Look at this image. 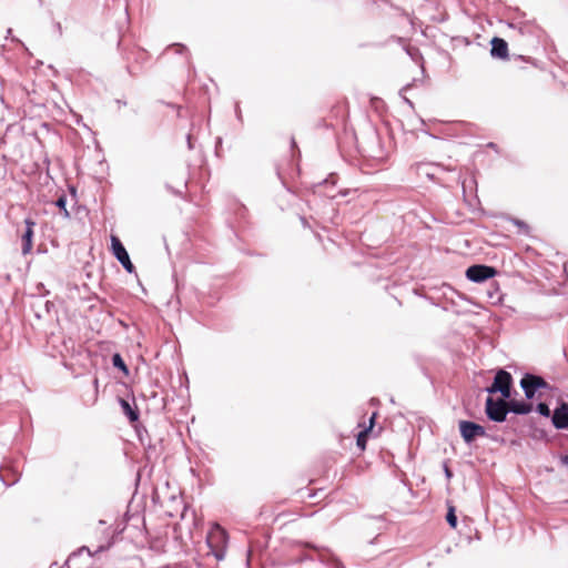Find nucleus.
<instances>
[{"mask_svg": "<svg viewBox=\"0 0 568 568\" xmlns=\"http://www.w3.org/2000/svg\"><path fill=\"white\" fill-rule=\"evenodd\" d=\"M490 44H491L490 54L494 58H498V59H507L508 58V44L504 39L495 37V38H493Z\"/></svg>", "mask_w": 568, "mask_h": 568, "instance_id": "nucleus-11", "label": "nucleus"}, {"mask_svg": "<svg viewBox=\"0 0 568 568\" xmlns=\"http://www.w3.org/2000/svg\"><path fill=\"white\" fill-rule=\"evenodd\" d=\"M508 398H499L495 400L493 397H487L485 412L487 417L496 423H503L506 420L508 414Z\"/></svg>", "mask_w": 568, "mask_h": 568, "instance_id": "nucleus-3", "label": "nucleus"}, {"mask_svg": "<svg viewBox=\"0 0 568 568\" xmlns=\"http://www.w3.org/2000/svg\"><path fill=\"white\" fill-rule=\"evenodd\" d=\"M0 480H2V483L6 486H11V485L16 484L19 480V476H16V478L11 483H7V480L4 479L3 475L0 473Z\"/></svg>", "mask_w": 568, "mask_h": 568, "instance_id": "nucleus-24", "label": "nucleus"}, {"mask_svg": "<svg viewBox=\"0 0 568 568\" xmlns=\"http://www.w3.org/2000/svg\"><path fill=\"white\" fill-rule=\"evenodd\" d=\"M301 220H302L303 224H304V225H306V220H305V217H302Z\"/></svg>", "mask_w": 568, "mask_h": 568, "instance_id": "nucleus-30", "label": "nucleus"}, {"mask_svg": "<svg viewBox=\"0 0 568 568\" xmlns=\"http://www.w3.org/2000/svg\"><path fill=\"white\" fill-rule=\"evenodd\" d=\"M497 271L493 266L476 264L466 270V277L474 283H483L496 275Z\"/></svg>", "mask_w": 568, "mask_h": 568, "instance_id": "nucleus-6", "label": "nucleus"}, {"mask_svg": "<svg viewBox=\"0 0 568 568\" xmlns=\"http://www.w3.org/2000/svg\"><path fill=\"white\" fill-rule=\"evenodd\" d=\"M551 422L556 429L568 428V403L562 402L554 409Z\"/></svg>", "mask_w": 568, "mask_h": 568, "instance_id": "nucleus-9", "label": "nucleus"}, {"mask_svg": "<svg viewBox=\"0 0 568 568\" xmlns=\"http://www.w3.org/2000/svg\"><path fill=\"white\" fill-rule=\"evenodd\" d=\"M112 364L115 368L122 371L125 375L129 374V369L126 364L124 363L122 356L119 353L113 354Z\"/></svg>", "mask_w": 568, "mask_h": 568, "instance_id": "nucleus-16", "label": "nucleus"}, {"mask_svg": "<svg viewBox=\"0 0 568 568\" xmlns=\"http://www.w3.org/2000/svg\"><path fill=\"white\" fill-rule=\"evenodd\" d=\"M508 413H514L518 415H526L532 410V405L530 403L524 400H507Z\"/></svg>", "mask_w": 568, "mask_h": 568, "instance_id": "nucleus-12", "label": "nucleus"}, {"mask_svg": "<svg viewBox=\"0 0 568 568\" xmlns=\"http://www.w3.org/2000/svg\"><path fill=\"white\" fill-rule=\"evenodd\" d=\"M427 168L428 166L426 164H418L417 165V172H418V174H425L427 178L433 179L434 174L428 172Z\"/></svg>", "mask_w": 568, "mask_h": 568, "instance_id": "nucleus-21", "label": "nucleus"}, {"mask_svg": "<svg viewBox=\"0 0 568 568\" xmlns=\"http://www.w3.org/2000/svg\"><path fill=\"white\" fill-rule=\"evenodd\" d=\"M111 248L114 257L124 267V270L128 273H133L135 267L130 260L129 253L126 252L120 239L115 235L111 236Z\"/></svg>", "mask_w": 568, "mask_h": 568, "instance_id": "nucleus-7", "label": "nucleus"}, {"mask_svg": "<svg viewBox=\"0 0 568 568\" xmlns=\"http://www.w3.org/2000/svg\"><path fill=\"white\" fill-rule=\"evenodd\" d=\"M303 546L316 551V557H305L304 559H317L320 562L327 566L328 568H345L343 562L331 551V549L311 542H304Z\"/></svg>", "mask_w": 568, "mask_h": 568, "instance_id": "nucleus-2", "label": "nucleus"}, {"mask_svg": "<svg viewBox=\"0 0 568 568\" xmlns=\"http://www.w3.org/2000/svg\"><path fill=\"white\" fill-rule=\"evenodd\" d=\"M510 221L519 229V232L521 234H528L529 233V226L526 222L518 220V219H510Z\"/></svg>", "mask_w": 568, "mask_h": 568, "instance_id": "nucleus-19", "label": "nucleus"}, {"mask_svg": "<svg viewBox=\"0 0 568 568\" xmlns=\"http://www.w3.org/2000/svg\"><path fill=\"white\" fill-rule=\"evenodd\" d=\"M561 463L568 467V455L561 456Z\"/></svg>", "mask_w": 568, "mask_h": 568, "instance_id": "nucleus-26", "label": "nucleus"}, {"mask_svg": "<svg viewBox=\"0 0 568 568\" xmlns=\"http://www.w3.org/2000/svg\"><path fill=\"white\" fill-rule=\"evenodd\" d=\"M520 386L527 399H532L538 389L549 388V384L541 376L529 373L524 375Z\"/></svg>", "mask_w": 568, "mask_h": 568, "instance_id": "nucleus-5", "label": "nucleus"}, {"mask_svg": "<svg viewBox=\"0 0 568 568\" xmlns=\"http://www.w3.org/2000/svg\"><path fill=\"white\" fill-rule=\"evenodd\" d=\"M82 550H87V551L90 554V550H89V548H87V547H82V548L80 549V551H82Z\"/></svg>", "mask_w": 568, "mask_h": 568, "instance_id": "nucleus-28", "label": "nucleus"}, {"mask_svg": "<svg viewBox=\"0 0 568 568\" xmlns=\"http://www.w3.org/2000/svg\"><path fill=\"white\" fill-rule=\"evenodd\" d=\"M120 405L122 407L123 413L128 416V418L131 422H135L139 419V412L136 409L132 408L131 405L129 404V402L121 398Z\"/></svg>", "mask_w": 568, "mask_h": 568, "instance_id": "nucleus-15", "label": "nucleus"}, {"mask_svg": "<svg viewBox=\"0 0 568 568\" xmlns=\"http://www.w3.org/2000/svg\"><path fill=\"white\" fill-rule=\"evenodd\" d=\"M455 511H456L455 507L449 505L447 514H446V520L452 528L457 527V516H456Z\"/></svg>", "mask_w": 568, "mask_h": 568, "instance_id": "nucleus-17", "label": "nucleus"}, {"mask_svg": "<svg viewBox=\"0 0 568 568\" xmlns=\"http://www.w3.org/2000/svg\"><path fill=\"white\" fill-rule=\"evenodd\" d=\"M169 50H174L176 53H183L187 51L186 47L180 43L168 47L166 51Z\"/></svg>", "mask_w": 568, "mask_h": 568, "instance_id": "nucleus-22", "label": "nucleus"}, {"mask_svg": "<svg viewBox=\"0 0 568 568\" xmlns=\"http://www.w3.org/2000/svg\"><path fill=\"white\" fill-rule=\"evenodd\" d=\"M187 146H189L190 150L193 149L192 139H191L190 134L187 135Z\"/></svg>", "mask_w": 568, "mask_h": 568, "instance_id": "nucleus-27", "label": "nucleus"}, {"mask_svg": "<svg viewBox=\"0 0 568 568\" xmlns=\"http://www.w3.org/2000/svg\"><path fill=\"white\" fill-rule=\"evenodd\" d=\"M134 53L136 54L138 60L144 61L146 59V52L142 49H136Z\"/></svg>", "mask_w": 568, "mask_h": 568, "instance_id": "nucleus-23", "label": "nucleus"}, {"mask_svg": "<svg viewBox=\"0 0 568 568\" xmlns=\"http://www.w3.org/2000/svg\"><path fill=\"white\" fill-rule=\"evenodd\" d=\"M229 536L227 532L219 525L214 524L206 536V544L216 560H222L225 557Z\"/></svg>", "mask_w": 568, "mask_h": 568, "instance_id": "nucleus-1", "label": "nucleus"}, {"mask_svg": "<svg viewBox=\"0 0 568 568\" xmlns=\"http://www.w3.org/2000/svg\"><path fill=\"white\" fill-rule=\"evenodd\" d=\"M373 156H374V158H377V159H379V160H383V159H384V158H383V155H373Z\"/></svg>", "mask_w": 568, "mask_h": 568, "instance_id": "nucleus-29", "label": "nucleus"}, {"mask_svg": "<svg viewBox=\"0 0 568 568\" xmlns=\"http://www.w3.org/2000/svg\"><path fill=\"white\" fill-rule=\"evenodd\" d=\"M55 205L63 212L64 217H70V213L67 210V197L65 195H61L57 201Z\"/></svg>", "mask_w": 568, "mask_h": 568, "instance_id": "nucleus-18", "label": "nucleus"}, {"mask_svg": "<svg viewBox=\"0 0 568 568\" xmlns=\"http://www.w3.org/2000/svg\"><path fill=\"white\" fill-rule=\"evenodd\" d=\"M511 384L513 377L510 373L505 369H499L495 375L493 384L488 386L486 390L489 394L500 393L504 398H509Z\"/></svg>", "mask_w": 568, "mask_h": 568, "instance_id": "nucleus-4", "label": "nucleus"}, {"mask_svg": "<svg viewBox=\"0 0 568 568\" xmlns=\"http://www.w3.org/2000/svg\"><path fill=\"white\" fill-rule=\"evenodd\" d=\"M537 412L541 416H544V417H549L550 416V409H549V406L546 403H539L537 405Z\"/></svg>", "mask_w": 568, "mask_h": 568, "instance_id": "nucleus-20", "label": "nucleus"}, {"mask_svg": "<svg viewBox=\"0 0 568 568\" xmlns=\"http://www.w3.org/2000/svg\"><path fill=\"white\" fill-rule=\"evenodd\" d=\"M376 415H377V413H373V415L369 418V426L367 428L363 429L362 432H359V434L357 435L356 444L362 449L365 448L366 440H367V434L372 430V428L375 424Z\"/></svg>", "mask_w": 568, "mask_h": 568, "instance_id": "nucleus-13", "label": "nucleus"}, {"mask_svg": "<svg viewBox=\"0 0 568 568\" xmlns=\"http://www.w3.org/2000/svg\"><path fill=\"white\" fill-rule=\"evenodd\" d=\"M510 27L514 29H517L518 32L523 36L525 34H535L537 31V27L534 23L529 22H517V23H510Z\"/></svg>", "mask_w": 568, "mask_h": 568, "instance_id": "nucleus-14", "label": "nucleus"}, {"mask_svg": "<svg viewBox=\"0 0 568 568\" xmlns=\"http://www.w3.org/2000/svg\"><path fill=\"white\" fill-rule=\"evenodd\" d=\"M445 476L449 479L453 476L452 470L448 468L447 465L444 467Z\"/></svg>", "mask_w": 568, "mask_h": 568, "instance_id": "nucleus-25", "label": "nucleus"}, {"mask_svg": "<svg viewBox=\"0 0 568 568\" xmlns=\"http://www.w3.org/2000/svg\"><path fill=\"white\" fill-rule=\"evenodd\" d=\"M460 436L465 440V443L470 444L477 437L486 436V429L481 425L470 422V420H460L459 424Z\"/></svg>", "mask_w": 568, "mask_h": 568, "instance_id": "nucleus-8", "label": "nucleus"}, {"mask_svg": "<svg viewBox=\"0 0 568 568\" xmlns=\"http://www.w3.org/2000/svg\"><path fill=\"white\" fill-rule=\"evenodd\" d=\"M24 224H26V230L21 236V241H22V254L27 255L31 252L32 246H33V235H34L36 222L32 219L27 217L24 220Z\"/></svg>", "mask_w": 568, "mask_h": 568, "instance_id": "nucleus-10", "label": "nucleus"}]
</instances>
